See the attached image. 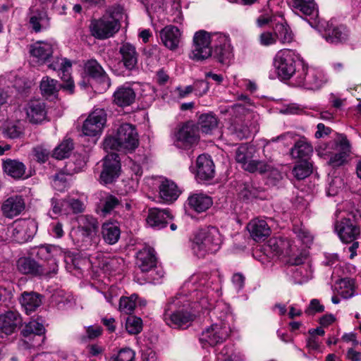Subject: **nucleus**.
I'll list each match as a JSON object with an SVG mask.
<instances>
[{"label":"nucleus","instance_id":"f257e3e1","mask_svg":"<svg viewBox=\"0 0 361 361\" xmlns=\"http://www.w3.org/2000/svg\"><path fill=\"white\" fill-rule=\"evenodd\" d=\"M221 63L232 57V47L228 37L222 33H209L204 30L195 32L190 58L201 61L212 56Z\"/></svg>","mask_w":361,"mask_h":361},{"label":"nucleus","instance_id":"f03ea898","mask_svg":"<svg viewBox=\"0 0 361 361\" xmlns=\"http://www.w3.org/2000/svg\"><path fill=\"white\" fill-rule=\"evenodd\" d=\"M196 316L195 307L185 295L171 298L164 308L163 319L173 329H186L190 326Z\"/></svg>","mask_w":361,"mask_h":361},{"label":"nucleus","instance_id":"7ed1b4c3","mask_svg":"<svg viewBox=\"0 0 361 361\" xmlns=\"http://www.w3.org/2000/svg\"><path fill=\"white\" fill-rule=\"evenodd\" d=\"M190 243L193 254L199 258H203L207 255L215 254L220 250L223 238L218 228L208 226L195 232Z\"/></svg>","mask_w":361,"mask_h":361},{"label":"nucleus","instance_id":"20e7f679","mask_svg":"<svg viewBox=\"0 0 361 361\" xmlns=\"http://www.w3.org/2000/svg\"><path fill=\"white\" fill-rule=\"evenodd\" d=\"M138 135L134 126L123 123L114 136H106L104 140V150L131 152L138 146Z\"/></svg>","mask_w":361,"mask_h":361},{"label":"nucleus","instance_id":"39448f33","mask_svg":"<svg viewBox=\"0 0 361 361\" xmlns=\"http://www.w3.org/2000/svg\"><path fill=\"white\" fill-rule=\"evenodd\" d=\"M350 144L344 134H337L335 139L317 149L320 157H329L328 164L333 167L344 164L350 153Z\"/></svg>","mask_w":361,"mask_h":361},{"label":"nucleus","instance_id":"423d86ee","mask_svg":"<svg viewBox=\"0 0 361 361\" xmlns=\"http://www.w3.org/2000/svg\"><path fill=\"white\" fill-rule=\"evenodd\" d=\"M123 17V9L118 6L112 8L109 14L99 19L91 21L90 30L93 37L99 39H104L112 37L121 27L120 20Z\"/></svg>","mask_w":361,"mask_h":361},{"label":"nucleus","instance_id":"0eeeda50","mask_svg":"<svg viewBox=\"0 0 361 361\" xmlns=\"http://www.w3.org/2000/svg\"><path fill=\"white\" fill-rule=\"evenodd\" d=\"M255 149L247 143L241 144L236 149L235 159L241 167L250 173H264L271 169L267 163L253 159Z\"/></svg>","mask_w":361,"mask_h":361},{"label":"nucleus","instance_id":"6e6552de","mask_svg":"<svg viewBox=\"0 0 361 361\" xmlns=\"http://www.w3.org/2000/svg\"><path fill=\"white\" fill-rule=\"evenodd\" d=\"M298 66H301L298 61V56L295 52L290 49H285L279 51L274 59V66L276 70L277 75L281 80H288L297 75Z\"/></svg>","mask_w":361,"mask_h":361},{"label":"nucleus","instance_id":"1a4fd4ad","mask_svg":"<svg viewBox=\"0 0 361 361\" xmlns=\"http://www.w3.org/2000/svg\"><path fill=\"white\" fill-rule=\"evenodd\" d=\"M78 226L74 231L78 242L83 243L85 248L96 243L97 233L99 228L97 219L90 215H80L77 217Z\"/></svg>","mask_w":361,"mask_h":361},{"label":"nucleus","instance_id":"9d476101","mask_svg":"<svg viewBox=\"0 0 361 361\" xmlns=\"http://www.w3.org/2000/svg\"><path fill=\"white\" fill-rule=\"evenodd\" d=\"M293 81L296 86L308 90H318L326 82V78L322 71L308 68L302 65V68L298 70Z\"/></svg>","mask_w":361,"mask_h":361},{"label":"nucleus","instance_id":"9b49d317","mask_svg":"<svg viewBox=\"0 0 361 361\" xmlns=\"http://www.w3.org/2000/svg\"><path fill=\"white\" fill-rule=\"evenodd\" d=\"M199 128L193 121L183 123L175 134L174 143L177 147L188 149L197 144Z\"/></svg>","mask_w":361,"mask_h":361},{"label":"nucleus","instance_id":"f8f14e48","mask_svg":"<svg viewBox=\"0 0 361 361\" xmlns=\"http://www.w3.org/2000/svg\"><path fill=\"white\" fill-rule=\"evenodd\" d=\"M106 122V114L103 109L92 111L83 123L82 132L84 135L94 137L102 133Z\"/></svg>","mask_w":361,"mask_h":361},{"label":"nucleus","instance_id":"ddd939ff","mask_svg":"<svg viewBox=\"0 0 361 361\" xmlns=\"http://www.w3.org/2000/svg\"><path fill=\"white\" fill-rule=\"evenodd\" d=\"M334 229L343 243H350L355 240L360 234V229L353 219L341 217L334 224Z\"/></svg>","mask_w":361,"mask_h":361},{"label":"nucleus","instance_id":"4468645a","mask_svg":"<svg viewBox=\"0 0 361 361\" xmlns=\"http://www.w3.org/2000/svg\"><path fill=\"white\" fill-rule=\"evenodd\" d=\"M228 329L226 323H214L202 331L200 341L202 343L214 346L226 340L228 336Z\"/></svg>","mask_w":361,"mask_h":361},{"label":"nucleus","instance_id":"2eb2a0df","mask_svg":"<svg viewBox=\"0 0 361 361\" xmlns=\"http://www.w3.org/2000/svg\"><path fill=\"white\" fill-rule=\"evenodd\" d=\"M11 237L18 243H24L32 238L36 233L35 224L29 220H19L8 228Z\"/></svg>","mask_w":361,"mask_h":361},{"label":"nucleus","instance_id":"dca6fc26","mask_svg":"<svg viewBox=\"0 0 361 361\" xmlns=\"http://www.w3.org/2000/svg\"><path fill=\"white\" fill-rule=\"evenodd\" d=\"M157 258L154 250L150 247H146L137 253L136 264L142 272H150L149 276L152 279L156 280L163 276L161 270L156 271L158 277L153 276L154 268L156 267Z\"/></svg>","mask_w":361,"mask_h":361},{"label":"nucleus","instance_id":"f3484780","mask_svg":"<svg viewBox=\"0 0 361 361\" xmlns=\"http://www.w3.org/2000/svg\"><path fill=\"white\" fill-rule=\"evenodd\" d=\"M121 164L116 153H109L104 159L100 181L103 184L112 183L119 176Z\"/></svg>","mask_w":361,"mask_h":361},{"label":"nucleus","instance_id":"a211bd4d","mask_svg":"<svg viewBox=\"0 0 361 361\" xmlns=\"http://www.w3.org/2000/svg\"><path fill=\"white\" fill-rule=\"evenodd\" d=\"M37 256L47 262V264L50 266L48 269V278L52 277L56 274L58 270V258L62 256L61 249L55 245H42L40 246L37 251Z\"/></svg>","mask_w":361,"mask_h":361},{"label":"nucleus","instance_id":"6ab92c4d","mask_svg":"<svg viewBox=\"0 0 361 361\" xmlns=\"http://www.w3.org/2000/svg\"><path fill=\"white\" fill-rule=\"evenodd\" d=\"M86 73L97 82L102 90H106L111 86V80L102 66L95 59H90L85 63Z\"/></svg>","mask_w":361,"mask_h":361},{"label":"nucleus","instance_id":"aec40b11","mask_svg":"<svg viewBox=\"0 0 361 361\" xmlns=\"http://www.w3.org/2000/svg\"><path fill=\"white\" fill-rule=\"evenodd\" d=\"M56 48L54 43L39 41L30 46V53L35 62L44 64L49 61Z\"/></svg>","mask_w":361,"mask_h":361},{"label":"nucleus","instance_id":"412c9836","mask_svg":"<svg viewBox=\"0 0 361 361\" xmlns=\"http://www.w3.org/2000/svg\"><path fill=\"white\" fill-rule=\"evenodd\" d=\"M26 118L30 123L39 124L47 119V109L44 102L40 99H32L24 107Z\"/></svg>","mask_w":361,"mask_h":361},{"label":"nucleus","instance_id":"4be33fe9","mask_svg":"<svg viewBox=\"0 0 361 361\" xmlns=\"http://www.w3.org/2000/svg\"><path fill=\"white\" fill-rule=\"evenodd\" d=\"M121 56V63L128 71H133L137 68L139 54L135 47L129 43L123 42L118 49Z\"/></svg>","mask_w":361,"mask_h":361},{"label":"nucleus","instance_id":"5701e85b","mask_svg":"<svg viewBox=\"0 0 361 361\" xmlns=\"http://www.w3.org/2000/svg\"><path fill=\"white\" fill-rule=\"evenodd\" d=\"M25 208L24 199L20 195H13L7 198L1 205L3 215L13 219L19 215Z\"/></svg>","mask_w":361,"mask_h":361},{"label":"nucleus","instance_id":"b1692460","mask_svg":"<svg viewBox=\"0 0 361 361\" xmlns=\"http://www.w3.org/2000/svg\"><path fill=\"white\" fill-rule=\"evenodd\" d=\"M18 269L24 274H32L35 276L48 277L49 272L47 267L44 265L38 264L34 259L22 257L18 260Z\"/></svg>","mask_w":361,"mask_h":361},{"label":"nucleus","instance_id":"393cba45","mask_svg":"<svg viewBox=\"0 0 361 361\" xmlns=\"http://www.w3.org/2000/svg\"><path fill=\"white\" fill-rule=\"evenodd\" d=\"M251 238L256 242L264 241L271 233L268 223L260 219L251 220L247 226Z\"/></svg>","mask_w":361,"mask_h":361},{"label":"nucleus","instance_id":"a878e982","mask_svg":"<svg viewBox=\"0 0 361 361\" xmlns=\"http://www.w3.org/2000/svg\"><path fill=\"white\" fill-rule=\"evenodd\" d=\"M171 219L169 211L152 208L149 209L146 222L149 226L159 230L166 227Z\"/></svg>","mask_w":361,"mask_h":361},{"label":"nucleus","instance_id":"bb28decb","mask_svg":"<svg viewBox=\"0 0 361 361\" xmlns=\"http://www.w3.org/2000/svg\"><path fill=\"white\" fill-rule=\"evenodd\" d=\"M323 37L326 42L338 44L345 42L348 37V30L343 25L335 26L332 23H326Z\"/></svg>","mask_w":361,"mask_h":361},{"label":"nucleus","instance_id":"cd10ccee","mask_svg":"<svg viewBox=\"0 0 361 361\" xmlns=\"http://www.w3.org/2000/svg\"><path fill=\"white\" fill-rule=\"evenodd\" d=\"M114 102L118 106L125 107L131 105L135 100L136 94L130 85L126 83L114 92Z\"/></svg>","mask_w":361,"mask_h":361},{"label":"nucleus","instance_id":"c85d7f7f","mask_svg":"<svg viewBox=\"0 0 361 361\" xmlns=\"http://www.w3.org/2000/svg\"><path fill=\"white\" fill-rule=\"evenodd\" d=\"M196 176L200 180H210L214 176V165L210 157L200 155L196 161Z\"/></svg>","mask_w":361,"mask_h":361},{"label":"nucleus","instance_id":"c756f323","mask_svg":"<svg viewBox=\"0 0 361 361\" xmlns=\"http://www.w3.org/2000/svg\"><path fill=\"white\" fill-rule=\"evenodd\" d=\"M181 33L179 29L174 25H167L160 31V38L164 45L170 50L178 48Z\"/></svg>","mask_w":361,"mask_h":361},{"label":"nucleus","instance_id":"7c9ffc66","mask_svg":"<svg viewBox=\"0 0 361 361\" xmlns=\"http://www.w3.org/2000/svg\"><path fill=\"white\" fill-rule=\"evenodd\" d=\"M29 24L35 32L46 30L49 26V18L46 11L39 9H30Z\"/></svg>","mask_w":361,"mask_h":361},{"label":"nucleus","instance_id":"2f4dec72","mask_svg":"<svg viewBox=\"0 0 361 361\" xmlns=\"http://www.w3.org/2000/svg\"><path fill=\"white\" fill-rule=\"evenodd\" d=\"M189 207L197 213H202L209 209L212 204V199L203 193H194L188 198Z\"/></svg>","mask_w":361,"mask_h":361},{"label":"nucleus","instance_id":"473e14b6","mask_svg":"<svg viewBox=\"0 0 361 361\" xmlns=\"http://www.w3.org/2000/svg\"><path fill=\"white\" fill-rule=\"evenodd\" d=\"M313 152V147L308 140L302 137L297 140L290 149V154L294 159L307 160Z\"/></svg>","mask_w":361,"mask_h":361},{"label":"nucleus","instance_id":"72a5a7b5","mask_svg":"<svg viewBox=\"0 0 361 361\" xmlns=\"http://www.w3.org/2000/svg\"><path fill=\"white\" fill-rule=\"evenodd\" d=\"M292 6L296 13H300L310 19L316 20L319 11L314 0H293Z\"/></svg>","mask_w":361,"mask_h":361},{"label":"nucleus","instance_id":"f704fd0d","mask_svg":"<svg viewBox=\"0 0 361 361\" xmlns=\"http://www.w3.org/2000/svg\"><path fill=\"white\" fill-rule=\"evenodd\" d=\"M4 171L9 176L15 179L25 178L26 166L25 165L16 159H7L3 163Z\"/></svg>","mask_w":361,"mask_h":361},{"label":"nucleus","instance_id":"c9c22d12","mask_svg":"<svg viewBox=\"0 0 361 361\" xmlns=\"http://www.w3.org/2000/svg\"><path fill=\"white\" fill-rule=\"evenodd\" d=\"M159 195L165 202L176 200L180 194L177 185L172 180L164 179L159 185Z\"/></svg>","mask_w":361,"mask_h":361},{"label":"nucleus","instance_id":"e433bc0d","mask_svg":"<svg viewBox=\"0 0 361 361\" xmlns=\"http://www.w3.org/2000/svg\"><path fill=\"white\" fill-rule=\"evenodd\" d=\"M0 320L1 322L0 328L6 335L11 334L21 322L19 314L14 311L6 312L1 316Z\"/></svg>","mask_w":361,"mask_h":361},{"label":"nucleus","instance_id":"4c0bfd02","mask_svg":"<svg viewBox=\"0 0 361 361\" xmlns=\"http://www.w3.org/2000/svg\"><path fill=\"white\" fill-rule=\"evenodd\" d=\"M48 64V68L55 71H58L59 73V76L61 78H63V77H68V73L70 72L72 63L70 60L66 58H62L59 56H55L51 57L49 61L47 63Z\"/></svg>","mask_w":361,"mask_h":361},{"label":"nucleus","instance_id":"58836bf2","mask_svg":"<svg viewBox=\"0 0 361 361\" xmlns=\"http://www.w3.org/2000/svg\"><path fill=\"white\" fill-rule=\"evenodd\" d=\"M102 235L106 243L114 245L119 240L121 231L116 224L106 222L102 226Z\"/></svg>","mask_w":361,"mask_h":361},{"label":"nucleus","instance_id":"ea45409f","mask_svg":"<svg viewBox=\"0 0 361 361\" xmlns=\"http://www.w3.org/2000/svg\"><path fill=\"white\" fill-rule=\"evenodd\" d=\"M42 302L40 295L35 293H24L22 294L20 304L27 314L35 311Z\"/></svg>","mask_w":361,"mask_h":361},{"label":"nucleus","instance_id":"a19ab883","mask_svg":"<svg viewBox=\"0 0 361 361\" xmlns=\"http://www.w3.org/2000/svg\"><path fill=\"white\" fill-rule=\"evenodd\" d=\"M218 120L212 114H204L200 116L198 120V128L203 133H212L213 130L217 128Z\"/></svg>","mask_w":361,"mask_h":361},{"label":"nucleus","instance_id":"79ce46f5","mask_svg":"<svg viewBox=\"0 0 361 361\" xmlns=\"http://www.w3.org/2000/svg\"><path fill=\"white\" fill-rule=\"evenodd\" d=\"M121 204V201L116 196L106 194L100 200V210L103 215L111 214V212Z\"/></svg>","mask_w":361,"mask_h":361},{"label":"nucleus","instance_id":"37998d69","mask_svg":"<svg viewBox=\"0 0 361 361\" xmlns=\"http://www.w3.org/2000/svg\"><path fill=\"white\" fill-rule=\"evenodd\" d=\"M61 85L58 81L48 76L44 77L40 82V90L45 97L54 96L59 91Z\"/></svg>","mask_w":361,"mask_h":361},{"label":"nucleus","instance_id":"c03bdc74","mask_svg":"<svg viewBox=\"0 0 361 361\" xmlns=\"http://www.w3.org/2000/svg\"><path fill=\"white\" fill-rule=\"evenodd\" d=\"M44 325L37 320H32L25 325L21 331L23 337L27 338L32 335L42 336L44 334Z\"/></svg>","mask_w":361,"mask_h":361},{"label":"nucleus","instance_id":"a18cd8bd","mask_svg":"<svg viewBox=\"0 0 361 361\" xmlns=\"http://www.w3.org/2000/svg\"><path fill=\"white\" fill-rule=\"evenodd\" d=\"M312 171V164L307 160H302L299 161L293 169L294 176L302 180L311 174Z\"/></svg>","mask_w":361,"mask_h":361},{"label":"nucleus","instance_id":"49530a36","mask_svg":"<svg viewBox=\"0 0 361 361\" xmlns=\"http://www.w3.org/2000/svg\"><path fill=\"white\" fill-rule=\"evenodd\" d=\"M355 281L352 279H343L339 281V295L345 298L348 299L355 295Z\"/></svg>","mask_w":361,"mask_h":361},{"label":"nucleus","instance_id":"de8ad7c7","mask_svg":"<svg viewBox=\"0 0 361 361\" xmlns=\"http://www.w3.org/2000/svg\"><path fill=\"white\" fill-rule=\"evenodd\" d=\"M73 143L71 139H65L54 149L53 156L57 159H63L69 157Z\"/></svg>","mask_w":361,"mask_h":361},{"label":"nucleus","instance_id":"09e8293b","mask_svg":"<svg viewBox=\"0 0 361 361\" xmlns=\"http://www.w3.org/2000/svg\"><path fill=\"white\" fill-rule=\"evenodd\" d=\"M137 299V295L136 294H132L129 297H121L119 300L120 312L126 314H132L136 307Z\"/></svg>","mask_w":361,"mask_h":361},{"label":"nucleus","instance_id":"8fccbe9b","mask_svg":"<svg viewBox=\"0 0 361 361\" xmlns=\"http://www.w3.org/2000/svg\"><path fill=\"white\" fill-rule=\"evenodd\" d=\"M2 133L6 137L16 139L23 134V129L18 123L7 122L2 127Z\"/></svg>","mask_w":361,"mask_h":361},{"label":"nucleus","instance_id":"3c124183","mask_svg":"<svg viewBox=\"0 0 361 361\" xmlns=\"http://www.w3.org/2000/svg\"><path fill=\"white\" fill-rule=\"evenodd\" d=\"M228 130L239 140L247 138L250 135L249 127L238 121H235L232 123L228 128Z\"/></svg>","mask_w":361,"mask_h":361},{"label":"nucleus","instance_id":"603ef678","mask_svg":"<svg viewBox=\"0 0 361 361\" xmlns=\"http://www.w3.org/2000/svg\"><path fill=\"white\" fill-rule=\"evenodd\" d=\"M274 34L276 40L281 43H290L293 40V34L290 28L283 24H277L274 28Z\"/></svg>","mask_w":361,"mask_h":361},{"label":"nucleus","instance_id":"864d4df0","mask_svg":"<svg viewBox=\"0 0 361 361\" xmlns=\"http://www.w3.org/2000/svg\"><path fill=\"white\" fill-rule=\"evenodd\" d=\"M85 334L79 336L78 339L82 343H87L89 341L96 339L102 336L103 329L99 325H90L85 327Z\"/></svg>","mask_w":361,"mask_h":361},{"label":"nucleus","instance_id":"5fc2aeb1","mask_svg":"<svg viewBox=\"0 0 361 361\" xmlns=\"http://www.w3.org/2000/svg\"><path fill=\"white\" fill-rule=\"evenodd\" d=\"M211 317H215L220 323H226V319L231 316L229 307L224 303H218L214 308L210 312Z\"/></svg>","mask_w":361,"mask_h":361},{"label":"nucleus","instance_id":"6e6d98bb","mask_svg":"<svg viewBox=\"0 0 361 361\" xmlns=\"http://www.w3.org/2000/svg\"><path fill=\"white\" fill-rule=\"evenodd\" d=\"M293 232L305 245L309 246L312 243L313 236L304 226L295 225L293 227Z\"/></svg>","mask_w":361,"mask_h":361},{"label":"nucleus","instance_id":"4d7b16f0","mask_svg":"<svg viewBox=\"0 0 361 361\" xmlns=\"http://www.w3.org/2000/svg\"><path fill=\"white\" fill-rule=\"evenodd\" d=\"M126 329L130 334H137L142 329V319L135 316H129L126 322Z\"/></svg>","mask_w":361,"mask_h":361},{"label":"nucleus","instance_id":"13d9d810","mask_svg":"<svg viewBox=\"0 0 361 361\" xmlns=\"http://www.w3.org/2000/svg\"><path fill=\"white\" fill-rule=\"evenodd\" d=\"M288 243L281 238H273L269 240L267 247L275 255H279L283 253L285 246L288 245Z\"/></svg>","mask_w":361,"mask_h":361},{"label":"nucleus","instance_id":"bf43d9fd","mask_svg":"<svg viewBox=\"0 0 361 361\" xmlns=\"http://www.w3.org/2000/svg\"><path fill=\"white\" fill-rule=\"evenodd\" d=\"M68 185L67 176L63 173H57L53 176L52 186L59 191H63Z\"/></svg>","mask_w":361,"mask_h":361},{"label":"nucleus","instance_id":"052dcab7","mask_svg":"<svg viewBox=\"0 0 361 361\" xmlns=\"http://www.w3.org/2000/svg\"><path fill=\"white\" fill-rule=\"evenodd\" d=\"M50 151L42 146H37L32 149V155L35 159L39 163H44L49 158Z\"/></svg>","mask_w":361,"mask_h":361},{"label":"nucleus","instance_id":"680f3d73","mask_svg":"<svg viewBox=\"0 0 361 361\" xmlns=\"http://www.w3.org/2000/svg\"><path fill=\"white\" fill-rule=\"evenodd\" d=\"M292 271L295 279H298L299 283L307 281L311 278V272L307 270V266L295 267Z\"/></svg>","mask_w":361,"mask_h":361},{"label":"nucleus","instance_id":"e2e57ef3","mask_svg":"<svg viewBox=\"0 0 361 361\" xmlns=\"http://www.w3.org/2000/svg\"><path fill=\"white\" fill-rule=\"evenodd\" d=\"M135 352L129 348H125L119 350L113 361H135Z\"/></svg>","mask_w":361,"mask_h":361},{"label":"nucleus","instance_id":"0e129e2a","mask_svg":"<svg viewBox=\"0 0 361 361\" xmlns=\"http://www.w3.org/2000/svg\"><path fill=\"white\" fill-rule=\"evenodd\" d=\"M66 206L69 207L75 214L82 212L85 210V205L78 199L68 198L64 200Z\"/></svg>","mask_w":361,"mask_h":361},{"label":"nucleus","instance_id":"69168bd1","mask_svg":"<svg viewBox=\"0 0 361 361\" xmlns=\"http://www.w3.org/2000/svg\"><path fill=\"white\" fill-rule=\"evenodd\" d=\"M209 276L207 274H197L192 275L190 279V283L194 284L197 289L207 285Z\"/></svg>","mask_w":361,"mask_h":361},{"label":"nucleus","instance_id":"338daca9","mask_svg":"<svg viewBox=\"0 0 361 361\" xmlns=\"http://www.w3.org/2000/svg\"><path fill=\"white\" fill-rule=\"evenodd\" d=\"M191 86L193 89V92H195V95L198 97H201L206 94L209 88L208 82L204 80H197Z\"/></svg>","mask_w":361,"mask_h":361},{"label":"nucleus","instance_id":"774afa93","mask_svg":"<svg viewBox=\"0 0 361 361\" xmlns=\"http://www.w3.org/2000/svg\"><path fill=\"white\" fill-rule=\"evenodd\" d=\"M324 310V305H321L317 299H312L305 312L308 315H312L317 312H322Z\"/></svg>","mask_w":361,"mask_h":361}]
</instances>
